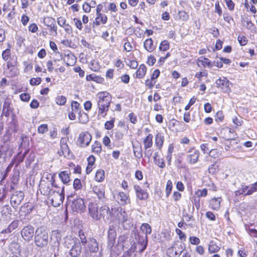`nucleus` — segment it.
<instances>
[{"label": "nucleus", "instance_id": "obj_41", "mask_svg": "<svg viewBox=\"0 0 257 257\" xmlns=\"http://www.w3.org/2000/svg\"><path fill=\"white\" fill-rule=\"evenodd\" d=\"M115 118H112L110 120L107 121L104 124V127L106 130H109L113 127Z\"/></svg>", "mask_w": 257, "mask_h": 257}, {"label": "nucleus", "instance_id": "obj_14", "mask_svg": "<svg viewBox=\"0 0 257 257\" xmlns=\"http://www.w3.org/2000/svg\"><path fill=\"white\" fill-rule=\"evenodd\" d=\"M107 248L109 250L111 255H118L120 252L118 245L115 244V238H107Z\"/></svg>", "mask_w": 257, "mask_h": 257}, {"label": "nucleus", "instance_id": "obj_52", "mask_svg": "<svg viewBox=\"0 0 257 257\" xmlns=\"http://www.w3.org/2000/svg\"><path fill=\"white\" fill-rule=\"evenodd\" d=\"M190 242L194 245H198L199 244L200 240V239L195 236H190L189 238Z\"/></svg>", "mask_w": 257, "mask_h": 257}, {"label": "nucleus", "instance_id": "obj_28", "mask_svg": "<svg viewBox=\"0 0 257 257\" xmlns=\"http://www.w3.org/2000/svg\"><path fill=\"white\" fill-rule=\"evenodd\" d=\"M153 136L152 134H149L144 140V149H150L153 145Z\"/></svg>", "mask_w": 257, "mask_h": 257}, {"label": "nucleus", "instance_id": "obj_46", "mask_svg": "<svg viewBox=\"0 0 257 257\" xmlns=\"http://www.w3.org/2000/svg\"><path fill=\"white\" fill-rule=\"evenodd\" d=\"M80 104L78 102L75 101H73L71 103V109L75 113H79V108Z\"/></svg>", "mask_w": 257, "mask_h": 257}, {"label": "nucleus", "instance_id": "obj_53", "mask_svg": "<svg viewBox=\"0 0 257 257\" xmlns=\"http://www.w3.org/2000/svg\"><path fill=\"white\" fill-rule=\"evenodd\" d=\"M73 186L75 190H78L81 188L82 185L80 180L78 179H75L73 182Z\"/></svg>", "mask_w": 257, "mask_h": 257}, {"label": "nucleus", "instance_id": "obj_3", "mask_svg": "<svg viewBox=\"0 0 257 257\" xmlns=\"http://www.w3.org/2000/svg\"><path fill=\"white\" fill-rule=\"evenodd\" d=\"M141 230L145 233V236H142L139 234H137L136 235V239H138V244L141 246V247H139L140 251H143L147 246L148 234H151L152 228L149 224L143 223L141 226Z\"/></svg>", "mask_w": 257, "mask_h": 257}, {"label": "nucleus", "instance_id": "obj_58", "mask_svg": "<svg viewBox=\"0 0 257 257\" xmlns=\"http://www.w3.org/2000/svg\"><path fill=\"white\" fill-rule=\"evenodd\" d=\"M20 98L23 101H28L30 98V95L28 93H24L20 95Z\"/></svg>", "mask_w": 257, "mask_h": 257}, {"label": "nucleus", "instance_id": "obj_45", "mask_svg": "<svg viewBox=\"0 0 257 257\" xmlns=\"http://www.w3.org/2000/svg\"><path fill=\"white\" fill-rule=\"evenodd\" d=\"M48 127L47 124H43L40 125L38 128V132L40 134H43L48 132Z\"/></svg>", "mask_w": 257, "mask_h": 257}, {"label": "nucleus", "instance_id": "obj_35", "mask_svg": "<svg viewBox=\"0 0 257 257\" xmlns=\"http://www.w3.org/2000/svg\"><path fill=\"white\" fill-rule=\"evenodd\" d=\"M19 224V221L18 220H14L6 229V233H11L16 228H17Z\"/></svg>", "mask_w": 257, "mask_h": 257}, {"label": "nucleus", "instance_id": "obj_42", "mask_svg": "<svg viewBox=\"0 0 257 257\" xmlns=\"http://www.w3.org/2000/svg\"><path fill=\"white\" fill-rule=\"evenodd\" d=\"M66 101V98L63 95L58 96L56 97V102L60 105H64Z\"/></svg>", "mask_w": 257, "mask_h": 257}, {"label": "nucleus", "instance_id": "obj_51", "mask_svg": "<svg viewBox=\"0 0 257 257\" xmlns=\"http://www.w3.org/2000/svg\"><path fill=\"white\" fill-rule=\"evenodd\" d=\"M41 80V78L40 77L33 78L30 79V83L32 85H37L40 84Z\"/></svg>", "mask_w": 257, "mask_h": 257}, {"label": "nucleus", "instance_id": "obj_48", "mask_svg": "<svg viewBox=\"0 0 257 257\" xmlns=\"http://www.w3.org/2000/svg\"><path fill=\"white\" fill-rule=\"evenodd\" d=\"M238 41L240 45L241 46H244L247 42V38L243 35H239L238 37Z\"/></svg>", "mask_w": 257, "mask_h": 257}, {"label": "nucleus", "instance_id": "obj_43", "mask_svg": "<svg viewBox=\"0 0 257 257\" xmlns=\"http://www.w3.org/2000/svg\"><path fill=\"white\" fill-rule=\"evenodd\" d=\"M1 213L3 215H7L8 214H11L12 209L9 205H5L3 207Z\"/></svg>", "mask_w": 257, "mask_h": 257}, {"label": "nucleus", "instance_id": "obj_47", "mask_svg": "<svg viewBox=\"0 0 257 257\" xmlns=\"http://www.w3.org/2000/svg\"><path fill=\"white\" fill-rule=\"evenodd\" d=\"M172 183L170 180H168L167 183L166 192V196L168 197L170 194L172 189Z\"/></svg>", "mask_w": 257, "mask_h": 257}, {"label": "nucleus", "instance_id": "obj_64", "mask_svg": "<svg viewBox=\"0 0 257 257\" xmlns=\"http://www.w3.org/2000/svg\"><path fill=\"white\" fill-rule=\"evenodd\" d=\"M156 58L153 56H150L147 60V63L150 66L153 65L156 62Z\"/></svg>", "mask_w": 257, "mask_h": 257}, {"label": "nucleus", "instance_id": "obj_10", "mask_svg": "<svg viewBox=\"0 0 257 257\" xmlns=\"http://www.w3.org/2000/svg\"><path fill=\"white\" fill-rule=\"evenodd\" d=\"M92 137L88 132L82 133L78 138V143L81 147H85L89 145Z\"/></svg>", "mask_w": 257, "mask_h": 257}, {"label": "nucleus", "instance_id": "obj_34", "mask_svg": "<svg viewBox=\"0 0 257 257\" xmlns=\"http://www.w3.org/2000/svg\"><path fill=\"white\" fill-rule=\"evenodd\" d=\"M92 151L96 154H99L102 151L101 145L99 142L95 141L91 147Z\"/></svg>", "mask_w": 257, "mask_h": 257}, {"label": "nucleus", "instance_id": "obj_29", "mask_svg": "<svg viewBox=\"0 0 257 257\" xmlns=\"http://www.w3.org/2000/svg\"><path fill=\"white\" fill-rule=\"evenodd\" d=\"M144 46L146 50L149 52H152L156 46L154 45L153 40L151 38L146 40L144 42Z\"/></svg>", "mask_w": 257, "mask_h": 257}, {"label": "nucleus", "instance_id": "obj_32", "mask_svg": "<svg viewBox=\"0 0 257 257\" xmlns=\"http://www.w3.org/2000/svg\"><path fill=\"white\" fill-rule=\"evenodd\" d=\"M59 177L63 184H67L70 181L69 174L67 171L61 172L59 174Z\"/></svg>", "mask_w": 257, "mask_h": 257}, {"label": "nucleus", "instance_id": "obj_11", "mask_svg": "<svg viewBox=\"0 0 257 257\" xmlns=\"http://www.w3.org/2000/svg\"><path fill=\"white\" fill-rule=\"evenodd\" d=\"M43 23L44 25L49 28L50 32H54L55 35H57V28L55 25V20L50 17H45Z\"/></svg>", "mask_w": 257, "mask_h": 257}, {"label": "nucleus", "instance_id": "obj_17", "mask_svg": "<svg viewBox=\"0 0 257 257\" xmlns=\"http://www.w3.org/2000/svg\"><path fill=\"white\" fill-rule=\"evenodd\" d=\"M216 84L217 86L220 88L223 91L228 92L230 91L229 82L226 78H220L216 81Z\"/></svg>", "mask_w": 257, "mask_h": 257}, {"label": "nucleus", "instance_id": "obj_59", "mask_svg": "<svg viewBox=\"0 0 257 257\" xmlns=\"http://www.w3.org/2000/svg\"><path fill=\"white\" fill-rule=\"evenodd\" d=\"M17 59L13 58L11 60V61H8L7 62V66L8 68L10 67H14L17 64Z\"/></svg>", "mask_w": 257, "mask_h": 257}, {"label": "nucleus", "instance_id": "obj_6", "mask_svg": "<svg viewBox=\"0 0 257 257\" xmlns=\"http://www.w3.org/2000/svg\"><path fill=\"white\" fill-rule=\"evenodd\" d=\"M113 210H114V208H111V211H110L109 207L106 205L101 206L99 208V220L102 218L105 221L111 220Z\"/></svg>", "mask_w": 257, "mask_h": 257}, {"label": "nucleus", "instance_id": "obj_5", "mask_svg": "<svg viewBox=\"0 0 257 257\" xmlns=\"http://www.w3.org/2000/svg\"><path fill=\"white\" fill-rule=\"evenodd\" d=\"M57 190H54L51 195L48 197V199L51 201L52 205L54 207L59 206L63 202L64 199V186L59 188Z\"/></svg>", "mask_w": 257, "mask_h": 257}, {"label": "nucleus", "instance_id": "obj_50", "mask_svg": "<svg viewBox=\"0 0 257 257\" xmlns=\"http://www.w3.org/2000/svg\"><path fill=\"white\" fill-rule=\"evenodd\" d=\"M11 50L10 49H7L3 52L2 57L5 61H7L10 55Z\"/></svg>", "mask_w": 257, "mask_h": 257}, {"label": "nucleus", "instance_id": "obj_22", "mask_svg": "<svg viewBox=\"0 0 257 257\" xmlns=\"http://www.w3.org/2000/svg\"><path fill=\"white\" fill-rule=\"evenodd\" d=\"M221 201V198L220 197L212 198L209 202L210 208L213 210H218L220 208Z\"/></svg>", "mask_w": 257, "mask_h": 257}, {"label": "nucleus", "instance_id": "obj_16", "mask_svg": "<svg viewBox=\"0 0 257 257\" xmlns=\"http://www.w3.org/2000/svg\"><path fill=\"white\" fill-rule=\"evenodd\" d=\"M185 248L184 243L179 241L176 242L172 247V251L174 252L175 257H179Z\"/></svg>", "mask_w": 257, "mask_h": 257}, {"label": "nucleus", "instance_id": "obj_24", "mask_svg": "<svg viewBox=\"0 0 257 257\" xmlns=\"http://www.w3.org/2000/svg\"><path fill=\"white\" fill-rule=\"evenodd\" d=\"M81 246L80 243H75L70 251V254L72 257H77L81 253Z\"/></svg>", "mask_w": 257, "mask_h": 257}, {"label": "nucleus", "instance_id": "obj_61", "mask_svg": "<svg viewBox=\"0 0 257 257\" xmlns=\"http://www.w3.org/2000/svg\"><path fill=\"white\" fill-rule=\"evenodd\" d=\"M76 27L80 30L82 28V24L81 21L77 18H74L73 20Z\"/></svg>", "mask_w": 257, "mask_h": 257}, {"label": "nucleus", "instance_id": "obj_19", "mask_svg": "<svg viewBox=\"0 0 257 257\" xmlns=\"http://www.w3.org/2000/svg\"><path fill=\"white\" fill-rule=\"evenodd\" d=\"M93 192L97 195L98 198L102 201L105 200V191L101 185L94 186L92 188Z\"/></svg>", "mask_w": 257, "mask_h": 257}, {"label": "nucleus", "instance_id": "obj_55", "mask_svg": "<svg viewBox=\"0 0 257 257\" xmlns=\"http://www.w3.org/2000/svg\"><path fill=\"white\" fill-rule=\"evenodd\" d=\"M225 3L227 5L228 9L232 11L234 8V4L232 0H225Z\"/></svg>", "mask_w": 257, "mask_h": 257}, {"label": "nucleus", "instance_id": "obj_36", "mask_svg": "<svg viewBox=\"0 0 257 257\" xmlns=\"http://www.w3.org/2000/svg\"><path fill=\"white\" fill-rule=\"evenodd\" d=\"M105 177V173L104 170L99 169L97 170L95 174V180L97 182L102 181Z\"/></svg>", "mask_w": 257, "mask_h": 257}, {"label": "nucleus", "instance_id": "obj_63", "mask_svg": "<svg viewBox=\"0 0 257 257\" xmlns=\"http://www.w3.org/2000/svg\"><path fill=\"white\" fill-rule=\"evenodd\" d=\"M38 29V26L36 24L34 23L31 24L29 27V30L32 33H35L36 32H37Z\"/></svg>", "mask_w": 257, "mask_h": 257}, {"label": "nucleus", "instance_id": "obj_21", "mask_svg": "<svg viewBox=\"0 0 257 257\" xmlns=\"http://www.w3.org/2000/svg\"><path fill=\"white\" fill-rule=\"evenodd\" d=\"M88 246L90 252H96L99 250L98 243L96 240L93 238L90 239Z\"/></svg>", "mask_w": 257, "mask_h": 257}, {"label": "nucleus", "instance_id": "obj_8", "mask_svg": "<svg viewBox=\"0 0 257 257\" xmlns=\"http://www.w3.org/2000/svg\"><path fill=\"white\" fill-rule=\"evenodd\" d=\"M39 187L41 194L47 196L48 197L51 194L53 190V189H52V183L50 181L41 180Z\"/></svg>", "mask_w": 257, "mask_h": 257}, {"label": "nucleus", "instance_id": "obj_9", "mask_svg": "<svg viewBox=\"0 0 257 257\" xmlns=\"http://www.w3.org/2000/svg\"><path fill=\"white\" fill-rule=\"evenodd\" d=\"M34 233V227L31 225L24 226L21 231V235L23 238L28 241L32 239Z\"/></svg>", "mask_w": 257, "mask_h": 257}, {"label": "nucleus", "instance_id": "obj_37", "mask_svg": "<svg viewBox=\"0 0 257 257\" xmlns=\"http://www.w3.org/2000/svg\"><path fill=\"white\" fill-rule=\"evenodd\" d=\"M137 240L138 241V239ZM141 247V246L140 245H139L138 243L137 245L135 243H134L133 245H132L131 248L128 250H127L126 252H124V253H125V254L128 255L129 257H131V255H132L133 253H134L137 249L138 250H139V247ZM139 251L140 252H142V251H140V250H139Z\"/></svg>", "mask_w": 257, "mask_h": 257}, {"label": "nucleus", "instance_id": "obj_56", "mask_svg": "<svg viewBox=\"0 0 257 257\" xmlns=\"http://www.w3.org/2000/svg\"><path fill=\"white\" fill-rule=\"evenodd\" d=\"M66 19L63 17H60L57 19V23L61 27H63L66 24Z\"/></svg>", "mask_w": 257, "mask_h": 257}, {"label": "nucleus", "instance_id": "obj_62", "mask_svg": "<svg viewBox=\"0 0 257 257\" xmlns=\"http://www.w3.org/2000/svg\"><path fill=\"white\" fill-rule=\"evenodd\" d=\"M82 9L85 13H89L90 12L91 6L89 4L85 3L82 6Z\"/></svg>", "mask_w": 257, "mask_h": 257}, {"label": "nucleus", "instance_id": "obj_18", "mask_svg": "<svg viewBox=\"0 0 257 257\" xmlns=\"http://www.w3.org/2000/svg\"><path fill=\"white\" fill-rule=\"evenodd\" d=\"M134 189L136 191L137 197L141 200H146L148 197V193L145 190L141 188L139 185H135Z\"/></svg>", "mask_w": 257, "mask_h": 257}, {"label": "nucleus", "instance_id": "obj_4", "mask_svg": "<svg viewBox=\"0 0 257 257\" xmlns=\"http://www.w3.org/2000/svg\"><path fill=\"white\" fill-rule=\"evenodd\" d=\"M35 244L39 247H44L48 243V234L43 227H39L35 231L34 238Z\"/></svg>", "mask_w": 257, "mask_h": 257}, {"label": "nucleus", "instance_id": "obj_38", "mask_svg": "<svg viewBox=\"0 0 257 257\" xmlns=\"http://www.w3.org/2000/svg\"><path fill=\"white\" fill-rule=\"evenodd\" d=\"M248 188V186L244 185H241V187L238 190L235 191L234 193L236 196H238L241 194H244L245 195V193L247 192Z\"/></svg>", "mask_w": 257, "mask_h": 257}, {"label": "nucleus", "instance_id": "obj_12", "mask_svg": "<svg viewBox=\"0 0 257 257\" xmlns=\"http://www.w3.org/2000/svg\"><path fill=\"white\" fill-rule=\"evenodd\" d=\"M102 8H103V7L101 4H99L98 5H97V8L96 10L97 17L95 19V21L93 22V27H94V25H96L97 26H99V23H98V21L99 18L101 19V23H102L103 24H104L107 22V18L106 16L100 13V12H101Z\"/></svg>", "mask_w": 257, "mask_h": 257}, {"label": "nucleus", "instance_id": "obj_20", "mask_svg": "<svg viewBox=\"0 0 257 257\" xmlns=\"http://www.w3.org/2000/svg\"><path fill=\"white\" fill-rule=\"evenodd\" d=\"M10 249L13 255L11 257H24L21 253L20 246L16 243H11Z\"/></svg>", "mask_w": 257, "mask_h": 257}, {"label": "nucleus", "instance_id": "obj_39", "mask_svg": "<svg viewBox=\"0 0 257 257\" xmlns=\"http://www.w3.org/2000/svg\"><path fill=\"white\" fill-rule=\"evenodd\" d=\"M10 110V107L9 106V103L8 102H5L3 108V114L6 116H9Z\"/></svg>", "mask_w": 257, "mask_h": 257}, {"label": "nucleus", "instance_id": "obj_44", "mask_svg": "<svg viewBox=\"0 0 257 257\" xmlns=\"http://www.w3.org/2000/svg\"><path fill=\"white\" fill-rule=\"evenodd\" d=\"M257 191V186L256 185L252 184L248 186L247 192L245 193V195H249L252 194L253 192Z\"/></svg>", "mask_w": 257, "mask_h": 257}, {"label": "nucleus", "instance_id": "obj_27", "mask_svg": "<svg viewBox=\"0 0 257 257\" xmlns=\"http://www.w3.org/2000/svg\"><path fill=\"white\" fill-rule=\"evenodd\" d=\"M118 199L119 200V204L121 205L126 204L130 201L128 196L122 192H119L118 194Z\"/></svg>", "mask_w": 257, "mask_h": 257}, {"label": "nucleus", "instance_id": "obj_57", "mask_svg": "<svg viewBox=\"0 0 257 257\" xmlns=\"http://www.w3.org/2000/svg\"><path fill=\"white\" fill-rule=\"evenodd\" d=\"M155 163L160 168H163L165 167V161L163 159L158 158L157 159V161L155 162Z\"/></svg>", "mask_w": 257, "mask_h": 257}, {"label": "nucleus", "instance_id": "obj_30", "mask_svg": "<svg viewBox=\"0 0 257 257\" xmlns=\"http://www.w3.org/2000/svg\"><path fill=\"white\" fill-rule=\"evenodd\" d=\"M133 148L135 156L138 159L141 158L143 157L142 146L139 144L133 145Z\"/></svg>", "mask_w": 257, "mask_h": 257}, {"label": "nucleus", "instance_id": "obj_31", "mask_svg": "<svg viewBox=\"0 0 257 257\" xmlns=\"http://www.w3.org/2000/svg\"><path fill=\"white\" fill-rule=\"evenodd\" d=\"M164 141V136L160 133H158L155 136V144L159 149H161L163 146Z\"/></svg>", "mask_w": 257, "mask_h": 257}, {"label": "nucleus", "instance_id": "obj_1", "mask_svg": "<svg viewBox=\"0 0 257 257\" xmlns=\"http://www.w3.org/2000/svg\"><path fill=\"white\" fill-rule=\"evenodd\" d=\"M97 96L98 98L97 105L98 107V114L102 117L106 115V112L110 106L111 96L108 92L103 91L99 92Z\"/></svg>", "mask_w": 257, "mask_h": 257}, {"label": "nucleus", "instance_id": "obj_25", "mask_svg": "<svg viewBox=\"0 0 257 257\" xmlns=\"http://www.w3.org/2000/svg\"><path fill=\"white\" fill-rule=\"evenodd\" d=\"M199 156V152L198 151L195 150L191 154L188 155L187 159L191 164H195L198 161Z\"/></svg>", "mask_w": 257, "mask_h": 257}, {"label": "nucleus", "instance_id": "obj_26", "mask_svg": "<svg viewBox=\"0 0 257 257\" xmlns=\"http://www.w3.org/2000/svg\"><path fill=\"white\" fill-rule=\"evenodd\" d=\"M146 71L147 68L146 66L143 64L140 65L139 69H138L136 73V78L139 79L143 78L146 74Z\"/></svg>", "mask_w": 257, "mask_h": 257}, {"label": "nucleus", "instance_id": "obj_33", "mask_svg": "<svg viewBox=\"0 0 257 257\" xmlns=\"http://www.w3.org/2000/svg\"><path fill=\"white\" fill-rule=\"evenodd\" d=\"M116 232L115 227L113 225H109L107 231V238H116Z\"/></svg>", "mask_w": 257, "mask_h": 257}, {"label": "nucleus", "instance_id": "obj_40", "mask_svg": "<svg viewBox=\"0 0 257 257\" xmlns=\"http://www.w3.org/2000/svg\"><path fill=\"white\" fill-rule=\"evenodd\" d=\"M169 48V44L167 40L162 41L159 47V49L162 51H167Z\"/></svg>", "mask_w": 257, "mask_h": 257}, {"label": "nucleus", "instance_id": "obj_23", "mask_svg": "<svg viewBox=\"0 0 257 257\" xmlns=\"http://www.w3.org/2000/svg\"><path fill=\"white\" fill-rule=\"evenodd\" d=\"M220 244L218 245L215 240H211L208 245V251L210 253L218 252L220 248Z\"/></svg>", "mask_w": 257, "mask_h": 257}, {"label": "nucleus", "instance_id": "obj_60", "mask_svg": "<svg viewBox=\"0 0 257 257\" xmlns=\"http://www.w3.org/2000/svg\"><path fill=\"white\" fill-rule=\"evenodd\" d=\"M154 79H147L146 81L145 84L147 86H148L150 88H152L155 85L156 82L153 80Z\"/></svg>", "mask_w": 257, "mask_h": 257}, {"label": "nucleus", "instance_id": "obj_7", "mask_svg": "<svg viewBox=\"0 0 257 257\" xmlns=\"http://www.w3.org/2000/svg\"><path fill=\"white\" fill-rule=\"evenodd\" d=\"M24 194L22 191H16L11 196L10 203L12 207L16 208L24 199Z\"/></svg>", "mask_w": 257, "mask_h": 257}, {"label": "nucleus", "instance_id": "obj_49", "mask_svg": "<svg viewBox=\"0 0 257 257\" xmlns=\"http://www.w3.org/2000/svg\"><path fill=\"white\" fill-rule=\"evenodd\" d=\"M216 121H222L224 118V115L222 111H218L215 116Z\"/></svg>", "mask_w": 257, "mask_h": 257}, {"label": "nucleus", "instance_id": "obj_54", "mask_svg": "<svg viewBox=\"0 0 257 257\" xmlns=\"http://www.w3.org/2000/svg\"><path fill=\"white\" fill-rule=\"evenodd\" d=\"M79 236L80 237L81 243L83 245H85L87 242V240L84 232L80 230L79 231Z\"/></svg>", "mask_w": 257, "mask_h": 257}, {"label": "nucleus", "instance_id": "obj_13", "mask_svg": "<svg viewBox=\"0 0 257 257\" xmlns=\"http://www.w3.org/2000/svg\"><path fill=\"white\" fill-rule=\"evenodd\" d=\"M71 207L72 209L76 212H83L86 208L84 200L80 198L76 199L72 202Z\"/></svg>", "mask_w": 257, "mask_h": 257}, {"label": "nucleus", "instance_id": "obj_15", "mask_svg": "<svg viewBox=\"0 0 257 257\" xmlns=\"http://www.w3.org/2000/svg\"><path fill=\"white\" fill-rule=\"evenodd\" d=\"M98 207L97 204L90 202L88 205L89 213L90 216L96 220H99Z\"/></svg>", "mask_w": 257, "mask_h": 257}, {"label": "nucleus", "instance_id": "obj_2", "mask_svg": "<svg viewBox=\"0 0 257 257\" xmlns=\"http://www.w3.org/2000/svg\"><path fill=\"white\" fill-rule=\"evenodd\" d=\"M115 212H117L116 218L125 230H129L133 226L132 221L124 209L121 207L114 208Z\"/></svg>", "mask_w": 257, "mask_h": 257}]
</instances>
